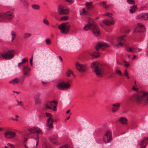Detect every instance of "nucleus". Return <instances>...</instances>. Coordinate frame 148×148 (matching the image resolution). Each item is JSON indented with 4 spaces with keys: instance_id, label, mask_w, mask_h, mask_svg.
Listing matches in <instances>:
<instances>
[{
    "instance_id": "774afa93",
    "label": "nucleus",
    "mask_w": 148,
    "mask_h": 148,
    "mask_svg": "<svg viewBox=\"0 0 148 148\" xmlns=\"http://www.w3.org/2000/svg\"><path fill=\"white\" fill-rule=\"evenodd\" d=\"M133 124L134 123H132L131 124H130V126L132 128V126H133Z\"/></svg>"
},
{
    "instance_id": "7ed1b4c3",
    "label": "nucleus",
    "mask_w": 148,
    "mask_h": 148,
    "mask_svg": "<svg viewBox=\"0 0 148 148\" xmlns=\"http://www.w3.org/2000/svg\"><path fill=\"white\" fill-rule=\"evenodd\" d=\"M71 27L69 22H65L61 24L58 26V27L61 33L66 34L69 31Z\"/></svg>"
},
{
    "instance_id": "dca6fc26",
    "label": "nucleus",
    "mask_w": 148,
    "mask_h": 148,
    "mask_svg": "<svg viewBox=\"0 0 148 148\" xmlns=\"http://www.w3.org/2000/svg\"><path fill=\"white\" fill-rule=\"evenodd\" d=\"M137 19L143 20H148V13H142L138 14L137 16Z\"/></svg>"
},
{
    "instance_id": "f257e3e1",
    "label": "nucleus",
    "mask_w": 148,
    "mask_h": 148,
    "mask_svg": "<svg viewBox=\"0 0 148 148\" xmlns=\"http://www.w3.org/2000/svg\"><path fill=\"white\" fill-rule=\"evenodd\" d=\"M132 98L137 103H140L144 100L145 103H148V92H142L140 95L135 94L133 96Z\"/></svg>"
},
{
    "instance_id": "0eeeda50",
    "label": "nucleus",
    "mask_w": 148,
    "mask_h": 148,
    "mask_svg": "<svg viewBox=\"0 0 148 148\" xmlns=\"http://www.w3.org/2000/svg\"><path fill=\"white\" fill-rule=\"evenodd\" d=\"M112 139L111 132L110 130H108L104 136L103 140L105 143H108L111 141Z\"/></svg>"
},
{
    "instance_id": "680f3d73",
    "label": "nucleus",
    "mask_w": 148,
    "mask_h": 148,
    "mask_svg": "<svg viewBox=\"0 0 148 148\" xmlns=\"http://www.w3.org/2000/svg\"><path fill=\"white\" fill-rule=\"evenodd\" d=\"M11 119L13 121H17L18 120V119H17L14 118H11Z\"/></svg>"
},
{
    "instance_id": "58836bf2",
    "label": "nucleus",
    "mask_w": 148,
    "mask_h": 148,
    "mask_svg": "<svg viewBox=\"0 0 148 148\" xmlns=\"http://www.w3.org/2000/svg\"><path fill=\"white\" fill-rule=\"evenodd\" d=\"M72 74L73 72L71 70H69L66 72V75L68 77H69L71 74Z\"/></svg>"
},
{
    "instance_id": "e433bc0d",
    "label": "nucleus",
    "mask_w": 148,
    "mask_h": 148,
    "mask_svg": "<svg viewBox=\"0 0 148 148\" xmlns=\"http://www.w3.org/2000/svg\"><path fill=\"white\" fill-rule=\"evenodd\" d=\"M50 102L49 101H48L45 104V106L46 108L47 109H50L51 108V106L50 105Z\"/></svg>"
},
{
    "instance_id": "ddd939ff",
    "label": "nucleus",
    "mask_w": 148,
    "mask_h": 148,
    "mask_svg": "<svg viewBox=\"0 0 148 148\" xmlns=\"http://www.w3.org/2000/svg\"><path fill=\"white\" fill-rule=\"evenodd\" d=\"M93 22L91 18H89L88 19V23L85 25L84 27V29L85 30H88L89 29H91L92 25H93Z\"/></svg>"
},
{
    "instance_id": "20e7f679",
    "label": "nucleus",
    "mask_w": 148,
    "mask_h": 148,
    "mask_svg": "<svg viewBox=\"0 0 148 148\" xmlns=\"http://www.w3.org/2000/svg\"><path fill=\"white\" fill-rule=\"evenodd\" d=\"M71 86V84L69 81H62L58 84L57 87L60 90H65L69 89Z\"/></svg>"
},
{
    "instance_id": "cd10ccee",
    "label": "nucleus",
    "mask_w": 148,
    "mask_h": 148,
    "mask_svg": "<svg viewBox=\"0 0 148 148\" xmlns=\"http://www.w3.org/2000/svg\"><path fill=\"white\" fill-rule=\"evenodd\" d=\"M103 22L104 24L108 26H110L111 25L114 24V21L112 20H104L103 21Z\"/></svg>"
},
{
    "instance_id": "bb28decb",
    "label": "nucleus",
    "mask_w": 148,
    "mask_h": 148,
    "mask_svg": "<svg viewBox=\"0 0 148 148\" xmlns=\"http://www.w3.org/2000/svg\"><path fill=\"white\" fill-rule=\"evenodd\" d=\"M103 5V6L105 9H107L109 8L112 7L113 5L112 4H111L109 5L107 4L106 2L105 1H102L100 2Z\"/></svg>"
},
{
    "instance_id": "69168bd1",
    "label": "nucleus",
    "mask_w": 148,
    "mask_h": 148,
    "mask_svg": "<svg viewBox=\"0 0 148 148\" xmlns=\"http://www.w3.org/2000/svg\"><path fill=\"white\" fill-rule=\"evenodd\" d=\"M59 59L61 61H62V59L60 56H59Z\"/></svg>"
},
{
    "instance_id": "473e14b6",
    "label": "nucleus",
    "mask_w": 148,
    "mask_h": 148,
    "mask_svg": "<svg viewBox=\"0 0 148 148\" xmlns=\"http://www.w3.org/2000/svg\"><path fill=\"white\" fill-rule=\"evenodd\" d=\"M119 42V43L115 45V47H119L120 46L122 47L124 46V45H125L126 46V44L125 42Z\"/></svg>"
},
{
    "instance_id": "4c0bfd02",
    "label": "nucleus",
    "mask_w": 148,
    "mask_h": 148,
    "mask_svg": "<svg viewBox=\"0 0 148 148\" xmlns=\"http://www.w3.org/2000/svg\"><path fill=\"white\" fill-rule=\"evenodd\" d=\"M43 22L47 26H49V23L48 20L44 18L43 20Z\"/></svg>"
},
{
    "instance_id": "393cba45",
    "label": "nucleus",
    "mask_w": 148,
    "mask_h": 148,
    "mask_svg": "<svg viewBox=\"0 0 148 148\" xmlns=\"http://www.w3.org/2000/svg\"><path fill=\"white\" fill-rule=\"evenodd\" d=\"M126 35H124L118 37L117 39V42H126Z\"/></svg>"
},
{
    "instance_id": "a19ab883",
    "label": "nucleus",
    "mask_w": 148,
    "mask_h": 148,
    "mask_svg": "<svg viewBox=\"0 0 148 148\" xmlns=\"http://www.w3.org/2000/svg\"><path fill=\"white\" fill-rule=\"evenodd\" d=\"M11 34L12 35V41L14 40L16 36L15 32L12 31L11 32Z\"/></svg>"
},
{
    "instance_id": "a878e982",
    "label": "nucleus",
    "mask_w": 148,
    "mask_h": 148,
    "mask_svg": "<svg viewBox=\"0 0 148 148\" xmlns=\"http://www.w3.org/2000/svg\"><path fill=\"white\" fill-rule=\"evenodd\" d=\"M42 131L41 130H30V134H35L37 135V137L38 136V134H41Z\"/></svg>"
},
{
    "instance_id": "412c9836",
    "label": "nucleus",
    "mask_w": 148,
    "mask_h": 148,
    "mask_svg": "<svg viewBox=\"0 0 148 148\" xmlns=\"http://www.w3.org/2000/svg\"><path fill=\"white\" fill-rule=\"evenodd\" d=\"M50 106L51 107L50 109H53L54 111H56V107L57 105V103L56 101H51L49 102Z\"/></svg>"
},
{
    "instance_id": "4d7b16f0",
    "label": "nucleus",
    "mask_w": 148,
    "mask_h": 148,
    "mask_svg": "<svg viewBox=\"0 0 148 148\" xmlns=\"http://www.w3.org/2000/svg\"><path fill=\"white\" fill-rule=\"evenodd\" d=\"M17 102L18 103V104L19 105V104H20L21 105V106H23V104L22 103V101H21L20 102L18 101H17Z\"/></svg>"
},
{
    "instance_id": "37998d69",
    "label": "nucleus",
    "mask_w": 148,
    "mask_h": 148,
    "mask_svg": "<svg viewBox=\"0 0 148 148\" xmlns=\"http://www.w3.org/2000/svg\"><path fill=\"white\" fill-rule=\"evenodd\" d=\"M46 42L47 45H49L51 43V41L49 39H47L46 40Z\"/></svg>"
},
{
    "instance_id": "b1692460",
    "label": "nucleus",
    "mask_w": 148,
    "mask_h": 148,
    "mask_svg": "<svg viewBox=\"0 0 148 148\" xmlns=\"http://www.w3.org/2000/svg\"><path fill=\"white\" fill-rule=\"evenodd\" d=\"M20 80V79L18 78H16L10 81L9 82V83L13 85H15L19 83Z\"/></svg>"
},
{
    "instance_id": "72a5a7b5",
    "label": "nucleus",
    "mask_w": 148,
    "mask_h": 148,
    "mask_svg": "<svg viewBox=\"0 0 148 148\" xmlns=\"http://www.w3.org/2000/svg\"><path fill=\"white\" fill-rule=\"evenodd\" d=\"M103 16H107L110 19H112V15L111 13L109 12H107L103 14Z\"/></svg>"
},
{
    "instance_id": "e2e57ef3",
    "label": "nucleus",
    "mask_w": 148,
    "mask_h": 148,
    "mask_svg": "<svg viewBox=\"0 0 148 148\" xmlns=\"http://www.w3.org/2000/svg\"><path fill=\"white\" fill-rule=\"evenodd\" d=\"M13 92H14L16 93V94H20V92H17V91H13Z\"/></svg>"
},
{
    "instance_id": "423d86ee",
    "label": "nucleus",
    "mask_w": 148,
    "mask_h": 148,
    "mask_svg": "<svg viewBox=\"0 0 148 148\" xmlns=\"http://www.w3.org/2000/svg\"><path fill=\"white\" fill-rule=\"evenodd\" d=\"M57 11L60 15L68 14L69 13V9L68 8H64L62 5H59L58 6Z\"/></svg>"
},
{
    "instance_id": "f704fd0d",
    "label": "nucleus",
    "mask_w": 148,
    "mask_h": 148,
    "mask_svg": "<svg viewBox=\"0 0 148 148\" xmlns=\"http://www.w3.org/2000/svg\"><path fill=\"white\" fill-rule=\"evenodd\" d=\"M32 8L35 10H39L40 8V6L36 4H34L32 5Z\"/></svg>"
},
{
    "instance_id": "9b49d317",
    "label": "nucleus",
    "mask_w": 148,
    "mask_h": 148,
    "mask_svg": "<svg viewBox=\"0 0 148 148\" xmlns=\"http://www.w3.org/2000/svg\"><path fill=\"white\" fill-rule=\"evenodd\" d=\"M76 66L77 69L81 72H84L87 69V66L85 65L81 64L78 62L76 63Z\"/></svg>"
},
{
    "instance_id": "5fc2aeb1",
    "label": "nucleus",
    "mask_w": 148,
    "mask_h": 148,
    "mask_svg": "<svg viewBox=\"0 0 148 148\" xmlns=\"http://www.w3.org/2000/svg\"><path fill=\"white\" fill-rule=\"evenodd\" d=\"M42 84L43 85L45 86H46L47 85V84H48V83L46 82H42Z\"/></svg>"
},
{
    "instance_id": "9d476101",
    "label": "nucleus",
    "mask_w": 148,
    "mask_h": 148,
    "mask_svg": "<svg viewBox=\"0 0 148 148\" xmlns=\"http://www.w3.org/2000/svg\"><path fill=\"white\" fill-rule=\"evenodd\" d=\"M145 30L144 25L141 23L137 24L136 28L134 30V31L135 32H143Z\"/></svg>"
},
{
    "instance_id": "13d9d810",
    "label": "nucleus",
    "mask_w": 148,
    "mask_h": 148,
    "mask_svg": "<svg viewBox=\"0 0 148 148\" xmlns=\"http://www.w3.org/2000/svg\"><path fill=\"white\" fill-rule=\"evenodd\" d=\"M8 146H10L11 148H13L14 147L13 145L9 143L8 144Z\"/></svg>"
},
{
    "instance_id": "603ef678",
    "label": "nucleus",
    "mask_w": 148,
    "mask_h": 148,
    "mask_svg": "<svg viewBox=\"0 0 148 148\" xmlns=\"http://www.w3.org/2000/svg\"><path fill=\"white\" fill-rule=\"evenodd\" d=\"M66 1L70 4H71L73 2V0H66Z\"/></svg>"
},
{
    "instance_id": "bf43d9fd",
    "label": "nucleus",
    "mask_w": 148,
    "mask_h": 148,
    "mask_svg": "<svg viewBox=\"0 0 148 148\" xmlns=\"http://www.w3.org/2000/svg\"><path fill=\"white\" fill-rule=\"evenodd\" d=\"M22 64V63L21 62L18 63V66L19 67H20L21 66V65Z\"/></svg>"
},
{
    "instance_id": "4be33fe9",
    "label": "nucleus",
    "mask_w": 148,
    "mask_h": 148,
    "mask_svg": "<svg viewBox=\"0 0 148 148\" xmlns=\"http://www.w3.org/2000/svg\"><path fill=\"white\" fill-rule=\"evenodd\" d=\"M57 136L53 135L52 136L49 138L50 141L53 144H56L57 143Z\"/></svg>"
},
{
    "instance_id": "8fccbe9b",
    "label": "nucleus",
    "mask_w": 148,
    "mask_h": 148,
    "mask_svg": "<svg viewBox=\"0 0 148 148\" xmlns=\"http://www.w3.org/2000/svg\"><path fill=\"white\" fill-rule=\"evenodd\" d=\"M86 13V12L84 9H83L82 10V11L80 12V14L82 15L83 14H85Z\"/></svg>"
},
{
    "instance_id": "5701e85b",
    "label": "nucleus",
    "mask_w": 148,
    "mask_h": 148,
    "mask_svg": "<svg viewBox=\"0 0 148 148\" xmlns=\"http://www.w3.org/2000/svg\"><path fill=\"white\" fill-rule=\"evenodd\" d=\"M147 143H148V137L144 139L140 144L141 148H145Z\"/></svg>"
},
{
    "instance_id": "1a4fd4ad",
    "label": "nucleus",
    "mask_w": 148,
    "mask_h": 148,
    "mask_svg": "<svg viewBox=\"0 0 148 148\" xmlns=\"http://www.w3.org/2000/svg\"><path fill=\"white\" fill-rule=\"evenodd\" d=\"M91 30L95 36H98L100 35V33L98 26L94 23L92 25Z\"/></svg>"
},
{
    "instance_id": "ea45409f",
    "label": "nucleus",
    "mask_w": 148,
    "mask_h": 148,
    "mask_svg": "<svg viewBox=\"0 0 148 148\" xmlns=\"http://www.w3.org/2000/svg\"><path fill=\"white\" fill-rule=\"evenodd\" d=\"M68 19V17L67 16H64L60 19V20L63 21H66Z\"/></svg>"
},
{
    "instance_id": "49530a36",
    "label": "nucleus",
    "mask_w": 148,
    "mask_h": 148,
    "mask_svg": "<svg viewBox=\"0 0 148 148\" xmlns=\"http://www.w3.org/2000/svg\"><path fill=\"white\" fill-rule=\"evenodd\" d=\"M41 102V101L39 99H37L35 100V103L36 104H40Z\"/></svg>"
},
{
    "instance_id": "c756f323",
    "label": "nucleus",
    "mask_w": 148,
    "mask_h": 148,
    "mask_svg": "<svg viewBox=\"0 0 148 148\" xmlns=\"http://www.w3.org/2000/svg\"><path fill=\"white\" fill-rule=\"evenodd\" d=\"M100 66L99 65V64L97 62H93L91 65V67L92 68L96 69L97 68H98Z\"/></svg>"
},
{
    "instance_id": "c03bdc74",
    "label": "nucleus",
    "mask_w": 148,
    "mask_h": 148,
    "mask_svg": "<svg viewBox=\"0 0 148 148\" xmlns=\"http://www.w3.org/2000/svg\"><path fill=\"white\" fill-rule=\"evenodd\" d=\"M127 1L129 4H134L135 3V2L134 0H127Z\"/></svg>"
},
{
    "instance_id": "39448f33",
    "label": "nucleus",
    "mask_w": 148,
    "mask_h": 148,
    "mask_svg": "<svg viewBox=\"0 0 148 148\" xmlns=\"http://www.w3.org/2000/svg\"><path fill=\"white\" fill-rule=\"evenodd\" d=\"M13 16V13L10 11H8L5 13L0 14V21L4 19H11Z\"/></svg>"
},
{
    "instance_id": "c9c22d12",
    "label": "nucleus",
    "mask_w": 148,
    "mask_h": 148,
    "mask_svg": "<svg viewBox=\"0 0 148 148\" xmlns=\"http://www.w3.org/2000/svg\"><path fill=\"white\" fill-rule=\"evenodd\" d=\"M32 36V34L30 33H26L24 35V37L25 38H27L30 37Z\"/></svg>"
},
{
    "instance_id": "6ab92c4d",
    "label": "nucleus",
    "mask_w": 148,
    "mask_h": 148,
    "mask_svg": "<svg viewBox=\"0 0 148 148\" xmlns=\"http://www.w3.org/2000/svg\"><path fill=\"white\" fill-rule=\"evenodd\" d=\"M30 70V69L27 66H24L22 71L23 74L26 76H29V72Z\"/></svg>"
},
{
    "instance_id": "de8ad7c7",
    "label": "nucleus",
    "mask_w": 148,
    "mask_h": 148,
    "mask_svg": "<svg viewBox=\"0 0 148 148\" xmlns=\"http://www.w3.org/2000/svg\"><path fill=\"white\" fill-rule=\"evenodd\" d=\"M26 62H28V60L27 58H25L22 60L21 62L23 64Z\"/></svg>"
},
{
    "instance_id": "4468645a",
    "label": "nucleus",
    "mask_w": 148,
    "mask_h": 148,
    "mask_svg": "<svg viewBox=\"0 0 148 148\" xmlns=\"http://www.w3.org/2000/svg\"><path fill=\"white\" fill-rule=\"evenodd\" d=\"M126 49L127 51L134 53L140 51L141 50L140 49L134 47L132 48L129 47L127 45H126Z\"/></svg>"
},
{
    "instance_id": "0e129e2a",
    "label": "nucleus",
    "mask_w": 148,
    "mask_h": 148,
    "mask_svg": "<svg viewBox=\"0 0 148 148\" xmlns=\"http://www.w3.org/2000/svg\"><path fill=\"white\" fill-rule=\"evenodd\" d=\"M125 66L126 67H127L129 66V64H125Z\"/></svg>"
},
{
    "instance_id": "7c9ffc66",
    "label": "nucleus",
    "mask_w": 148,
    "mask_h": 148,
    "mask_svg": "<svg viewBox=\"0 0 148 148\" xmlns=\"http://www.w3.org/2000/svg\"><path fill=\"white\" fill-rule=\"evenodd\" d=\"M85 5L86 8L88 10H90L93 7L92 5V2H87L85 3Z\"/></svg>"
},
{
    "instance_id": "c85d7f7f",
    "label": "nucleus",
    "mask_w": 148,
    "mask_h": 148,
    "mask_svg": "<svg viewBox=\"0 0 148 148\" xmlns=\"http://www.w3.org/2000/svg\"><path fill=\"white\" fill-rule=\"evenodd\" d=\"M137 9V5L134 4L130 7V9L129 11L130 13H133L135 12L136 10Z\"/></svg>"
},
{
    "instance_id": "2f4dec72",
    "label": "nucleus",
    "mask_w": 148,
    "mask_h": 148,
    "mask_svg": "<svg viewBox=\"0 0 148 148\" xmlns=\"http://www.w3.org/2000/svg\"><path fill=\"white\" fill-rule=\"evenodd\" d=\"M90 55H91L93 58H97L100 56L99 54L97 51H95L92 54L90 53Z\"/></svg>"
},
{
    "instance_id": "6e6d98bb",
    "label": "nucleus",
    "mask_w": 148,
    "mask_h": 148,
    "mask_svg": "<svg viewBox=\"0 0 148 148\" xmlns=\"http://www.w3.org/2000/svg\"><path fill=\"white\" fill-rule=\"evenodd\" d=\"M32 130H40V128L37 127H33Z\"/></svg>"
},
{
    "instance_id": "052dcab7",
    "label": "nucleus",
    "mask_w": 148,
    "mask_h": 148,
    "mask_svg": "<svg viewBox=\"0 0 148 148\" xmlns=\"http://www.w3.org/2000/svg\"><path fill=\"white\" fill-rule=\"evenodd\" d=\"M102 127L104 128H106L107 127V125L106 124H104L103 125Z\"/></svg>"
},
{
    "instance_id": "a211bd4d",
    "label": "nucleus",
    "mask_w": 148,
    "mask_h": 148,
    "mask_svg": "<svg viewBox=\"0 0 148 148\" xmlns=\"http://www.w3.org/2000/svg\"><path fill=\"white\" fill-rule=\"evenodd\" d=\"M118 121L119 123L122 125H126L127 123V119L124 117H121L119 120Z\"/></svg>"
},
{
    "instance_id": "f3484780",
    "label": "nucleus",
    "mask_w": 148,
    "mask_h": 148,
    "mask_svg": "<svg viewBox=\"0 0 148 148\" xmlns=\"http://www.w3.org/2000/svg\"><path fill=\"white\" fill-rule=\"evenodd\" d=\"M120 103H116L112 105V112H115L118 110L120 105Z\"/></svg>"
},
{
    "instance_id": "09e8293b",
    "label": "nucleus",
    "mask_w": 148,
    "mask_h": 148,
    "mask_svg": "<svg viewBox=\"0 0 148 148\" xmlns=\"http://www.w3.org/2000/svg\"><path fill=\"white\" fill-rule=\"evenodd\" d=\"M132 90L135 91H138V88L135 87L134 86H133L132 87Z\"/></svg>"
},
{
    "instance_id": "338daca9",
    "label": "nucleus",
    "mask_w": 148,
    "mask_h": 148,
    "mask_svg": "<svg viewBox=\"0 0 148 148\" xmlns=\"http://www.w3.org/2000/svg\"><path fill=\"white\" fill-rule=\"evenodd\" d=\"M27 140V138H25L24 140V142H25Z\"/></svg>"
},
{
    "instance_id": "f8f14e48",
    "label": "nucleus",
    "mask_w": 148,
    "mask_h": 148,
    "mask_svg": "<svg viewBox=\"0 0 148 148\" xmlns=\"http://www.w3.org/2000/svg\"><path fill=\"white\" fill-rule=\"evenodd\" d=\"M95 71L98 77H101L103 74L104 70L103 67L100 66L98 68L95 69Z\"/></svg>"
},
{
    "instance_id": "3c124183",
    "label": "nucleus",
    "mask_w": 148,
    "mask_h": 148,
    "mask_svg": "<svg viewBox=\"0 0 148 148\" xmlns=\"http://www.w3.org/2000/svg\"><path fill=\"white\" fill-rule=\"evenodd\" d=\"M123 75L125 76H128V73L127 72V70H125L124 71V73Z\"/></svg>"
},
{
    "instance_id": "864d4df0",
    "label": "nucleus",
    "mask_w": 148,
    "mask_h": 148,
    "mask_svg": "<svg viewBox=\"0 0 148 148\" xmlns=\"http://www.w3.org/2000/svg\"><path fill=\"white\" fill-rule=\"evenodd\" d=\"M32 60H33V57H32V58H31L30 60V65L31 66L32 65Z\"/></svg>"
},
{
    "instance_id": "f03ea898",
    "label": "nucleus",
    "mask_w": 148,
    "mask_h": 148,
    "mask_svg": "<svg viewBox=\"0 0 148 148\" xmlns=\"http://www.w3.org/2000/svg\"><path fill=\"white\" fill-rule=\"evenodd\" d=\"M14 55L13 50H9L0 53V58L2 57L3 59L8 60L13 58Z\"/></svg>"
},
{
    "instance_id": "a18cd8bd",
    "label": "nucleus",
    "mask_w": 148,
    "mask_h": 148,
    "mask_svg": "<svg viewBox=\"0 0 148 148\" xmlns=\"http://www.w3.org/2000/svg\"><path fill=\"white\" fill-rule=\"evenodd\" d=\"M59 148H69L68 145L67 144L63 145L60 146Z\"/></svg>"
},
{
    "instance_id": "aec40b11",
    "label": "nucleus",
    "mask_w": 148,
    "mask_h": 148,
    "mask_svg": "<svg viewBox=\"0 0 148 148\" xmlns=\"http://www.w3.org/2000/svg\"><path fill=\"white\" fill-rule=\"evenodd\" d=\"M108 47V45L106 43L104 42L99 43L95 47L96 49L98 50L101 47Z\"/></svg>"
},
{
    "instance_id": "2eb2a0df",
    "label": "nucleus",
    "mask_w": 148,
    "mask_h": 148,
    "mask_svg": "<svg viewBox=\"0 0 148 148\" xmlns=\"http://www.w3.org/2000/svg\"><path fill=\"white\" fill-rule=\"evenodd\" d=\"M5 136L8 138H14L16 136V134L11 131H7L5 133Z\"/></svg>"
},
{
    "instance_id": "79ce46f5",
    "label": "nucleus",
    "mask_w": 148,
    "mask_h": 148,
    "mask_svg": "<svg viewBox=\"0 0 148 148\" xmlns=\"http://www.w3.org/2000/svg\"><path fill=\"white\" fill-rule=\"evenodd\" d=\"M116 73L120 75H122L121 71L119 70L116 69Z\"/></svg>"
},
{
    "instance_id": "6e6552de",
    "label": "nucleus",
    "mask_w": 148,
    "mask_h": 148,
    "mask_svg": "<svg viewBox=\"0 0 148 148\" xmlns=\"http://www.w3.org/2000/svg\"><path fill=\"white\" fill-rule=\"evenodd\" d=\"M45 115L47 117H49L47 119V125L49 128L51 129L53 128V123L54 121L51 118L52 116L50 114L47 113H46Z\"/></svg>"
}]
</instances>
